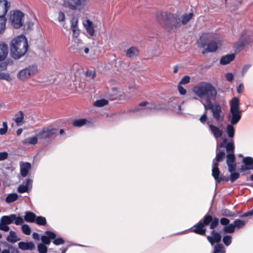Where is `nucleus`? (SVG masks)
<instances>
[{
    "label": "nucleus",
    "mask_w": 253,
    "mask_h": 253,
    "mask_svg": "<svg viewBox=\"0 0 253 253\" xmlns=\"http://www.w3.org/2000/svg\"><path fill=\"white\" fill-rule=\"evenodd\" d=\"M251 67V64H246L243 66L241 71V75L242 77H244L247 73L250 67Z\"/></svg>",
    "instance_id": "4d7b16f0"
},
{
    "label": "nucleus",
    "mask_w": 253,
    "mask_h": 253,
    "mask_svg": "<svg viewBox=\"0 0 253 253\" xmlns=\"http://www.w3.org/2000/svg\"><path fill=\"white\" fill-rule=\"evenodd\" d=\"M1 243L5 247H6L7 248V250H8V251H9L10 253H19V251H18V250L16 248H15V247L10 245V244H9L7 242H2Z\"/></svg>",
    "instance_id": "58836bf2"
},
{
    "label": "nucleus",
    "mask_w": 253,
    "mask_h": 253,
    "mask_svg": "<svg viewBox=\"0 0 253 253\" xmlns=\"http://www.w3.org/2000/svg\"><path fill=\"white\" fill-rule=\"evenodd\" d=\"M83 47L82 42H75L74 45L70 48V51L74 53L82 54Z\"/></svg>",
    "instance_id": "b1692460"
},
{
    "label": "nucleus",
    "mask_w": 253,
    "mask_h": 253,
    "mask_svg": "<svg viewBox=\"0 0 253 253\" xmlns=\"http://www.w3.org/2000/svg\"><path fill=\"white\" fill-rule=\"evenodd\" d=\"M38 137L37 135L29 137L22 141L23 144H30L35 145L38 142Z\"/></svg>",
    "instance_id": "2f4dec72"
},
{
    "label": "nucleus",
    "mask_w": 253,
    "mask_h": 253,
    "mask_svg": "<svg viewBox=\"0 0 253 253\" xmlns=\"http://www.w3.org/2000/svg\"><path fill=\"white\" fill-rule=\"evenodd\" d=\"M232 223L233 224L235 228L241 229L245 226L246 222L240 219H235Z\"/></svg>",
    "instance_id": "e433bc0d"
},
{
    "label": "nucleus",
    "mask_w": 253,
    "mask_h": 253,
    "mask_svg": "<svg viewBox=\"0 0 253 253\" xmlns=\"http://www.w3.org/2000/svg\"><path fill=\"white\" fill-rule=\"evenodd\" d=\"M2 221L7 224L15 223L16 225H22L24 223V220L21 216H17L15 214H11L9 215H3L1 217Z\"/></svg>",
    "instance_id": "f8f14e48"
},
{
    "label": "nucleus",
    "mask_w": 253,
    "mask_h": 253,
    "mask_svg": "<svg viewBox=\"0 0 253 253\" xmlns=\"http://www.w3.org/2000/svg\"><path fill=\"white\" fill-rule=\"evenodd\" d=\"M209 130L213 137L218 141V139L221 137L223 134L222 129L219 127L213 124L208 123Z\"/></svg>",
    "instance_id": "2eb2a0df"
},
{
    "label": "nucleus",
    "mask_w": 253,
    "mask_h": 253,
    "mask_svg": "<svg viewBox=\"0 0 253 253\" xmlns=\"http://www.w3.org/2000/svg\"><path fill=\"white\" fill-rule=\"evenodd\" d=\"M8 53V47L4 42H0V61H4Z\"/></svg>",
    "instance_id": "aec40b11"
},
{
    "label": "nucleus",
    "mask_w": 253,
    "mask_h": 253,
    "mask_svg": "<svg viewBox=\"0 0 253 253\" xmlns=\"http://www.w3.org/2000/svg\"><path fill=\"white\" fill-rule=\"evenodd\" d=\"M214 251L216 253H225V250L224 247L220 244H216L214 246Z\"/></svg>",
    "instance_id": "49530a36"
},
{
    "label": "nucleus",
    "mask_w": 253,
    "mask_h": 253,
    "mask_svg": "<svg viewBox=\"0 0 253 253\" xmlns=\"http://www.w3.org/2000/svg\"><path fill=\"white\" fill-rule=\"evenodd\" d=\"M210 35L209 33H203L201 36L198 42V46L203 48H205L206 47H207L210 52H215L218 48L217 42L213 40L209 42L208 44L207 43V41L208 40Z\"/></svg>",
    "instance_id": "6e6552de"
},
{
    "label": "nucleus",
    "mask_w": 253,
    "mask_h": 253,
    "mask_svg": "<svg viewBox=\"0 0 253 253\" xmlns=\"http://www.w3.org/2000/svg\"><path fill=\"white\" fill-rule=\"evenodd\" d=\"M235 156L234 153H228L226 155V164H232L235 163Z\"/></svg>",
    "instance_id": "a19ab883"
},
{
    "label": "nucleus",
    "mask_w": 253,
    "mask_h": 253,
    "mask_svg": "<svg viewBox=\"0 0 253 253\" xmlns=\"http://www.w3.org/2000/svg\"><path fill=\"white\" fill-rule=\"evenodd\" d=\"M211 219V215L206 214L202 219L192 227L191 231L200 235H205L206 232L205 226L210 224Z\"/></svg>",
    "instance_id": "423d86ee"
},
{
    "label": "nucleus",
    "mask_w": 253,
    "mask_h": 253,
    "mask_svg": "<svg viewBox=\"0 0 253 253\" xmlns=\"http://www.w3.org/2000/svg\"><path fill=\"white\" fill-rule=\"evenodd\" d=\"M45 234V235L41 236L42 244L49 245L51 242L50 240L54 239L56 237V235L54 232L49 230L46 231Z\"/></svg>",
    "instance_id": "f3484780"
},
{
    "label": "nucleus",
    "mask_w": 253,
    "mask_h": 253,
    "mask_svg": "<svg viewBox=\"0 0 253 253\" xmlns=\"http://www.w3.org/2000/svg\"><path fill=\"white\" fill-rule=\"evenodd\" d=\"M230 220L229 219L225 218V217H222L220 220V223L221 225L227 226L229 224Z\"/></svg>",
    "instance_id": "e2e57ef3"
},
{
    "label": "nucleus",
    "mask_w": 253,
    "mask_h": 253,
    "mask_svg": "<svg viewBox=\"0 0 253 253\" xmlns=\"http://www.w3.org/2000/svg\"><path fill=\"white\" fill-rule=\"evenodd\" d=\"M226 150L228 153H234V145L233 141L228 142L225 145Z\"/></svg>",
    "instance_id": "a18cd8bd"
},
{
    "label": "nucleus",
    "mask_w": 253,
    "mask_h": 253,
    "mask_svg": "<svg viewBox=\"0 0 253 253\" xmlns=\"http://www.w3.org/2000/svg\"><path fill=\"white\" fill-rule=\"evenodd\" d=\"M28 190H29V189L26 186L21 184L18 186V189H17V191L19 193H23L27 192L28 191Z\"/></svg>",
    "instance_id": "6e6d98bb"
},
{
    "label": "nucleus",
    "mask_w": 253,
    "mask_h": 253,
    "mask_svg": "<svg viewBox=\"0 0 253 253\" xmlns=\"http://www.w3.org/2000/svg\"><path fill=\"white\" fill-rule=\"evenodd\" d=\"M243 162L245 164L244 169H252L253 166V158L251 157H246L243 160Z\"/></svg>",
    "instance_id": "a878e982"
},
{
    "label": "nucleus",
    "mask_w": 253,
    "mask_h": 253,
    "mask_svg": "<svg viewBox=\"0 0 253 253\" xmlns=\"http://www.w3.org/2000/svg\"><path fill=\"white\" fill-rule=\"evenodd\" d=\"M71 30L73 32V37L74 38H77L80 34V30L78 28L73 27L71 28Z\"/></svg>",
    "instance_id": "052dcab7"
},
{
    "label": "nucleus",
    "mask_w": 253,
    "mask_h": 253,
    "mask_svg": "<svg viewBox=\"0 0 253 253\" xmlns=\"http://www.w3.org/2000/svg\"><path fill=\"white\" fill-rule=\"evenodd\" d=\"M221 214L223 216L226 217H237L238 216L237 212H233L227 209H222L221 210Z\"/></svg>",
    "instance_id": "c756f323"
},
{
    "label": "nucleus",
    "mask_w": 253,
    "mask_h": 253,
    "mask_svg": "<svg viewBox=\"0 0 253 253\" xmlns=\"http://www.w3.org/2000/svg\"><path fill=\"white\" fill-rule=\"evenodd\" d=\"M87 122V120L85 119H80L75 120L72 122V125L75 127H82L85 125Z\"/></svg>",
    "instance_id": "473e14b6"
},
{
    "label": "nucleus",
    "mask_w": 253,
    "mask_h": 253,
    "mask_svg": "<svg viewBox=\"0 0 253 253\" xmlns=\"http://www.w3.org/2000/svg\"><path fill=\"white\" fill-rule=\"evenodd\" d=\"M85 74L86 76L91 77L92 79H94L96 75L95 71L94 70H87L86 71Z\"/></svg>",
    "instance_id": "13d9d810"
},
{
    "label": "nucleus",
    "mask_w": 253,
    "mask_h": 253,
    "mask_svg": "<svg viewBox=\"0 0 253 253\" xmlns=\"http://www.w3.org/2000/svg\"><path fill=\"white\" fill-rule=\"evenodd\" d=\"M227 142V139L224 138L219 144L217 143V149L218 147L219 148H224L225 147V145Z\"/></svg>",
    "instance_id": "0e129e2a"
},
{
    "label": "nucleus",
    "mask_w": 253,
    "mask_h": 253,
    "mask_svg": "<svg viewBox=\"0 0 253 253\" xmlns=\"http://www.w3.org/2000/svg\"><path fill=\"white\" fill-rule=\"evenodd\" d=\"M228 166V170L230 173L235 172L236 169V165L234 163L227 164Z\"/></svg>",
    "instance_id": "bf43d9fd"
},
{
    "label": "nucleus",
    "mask_w": 253,
    "mask_h": 253,
    "mask_svg": "<svg viewBox=\"0 0 253 253\" xmlns=\"http://www.w3.org/2000/svg\"><path fill=\"white\" fill-rule=\"evenodd\" d=\"M225 78L227 81L231 82L233 80L234 75L232 73H227L225 74Z\"/></svg>",
    "instance_id": "69168bd1"
},
{
    "label": "nucleus",
    "mask_w": 253,
    "mask_h": 253,
    "mask_svg": "<svg viewBox=\"0 0 253 253\" xmlns=\"http://www.w3.org/2000/svg\"><path fill=\"white\" fill-rule=\"evenodd\" d=\"M36 215L33 212L30 211H26L25 212L24 216V221H25L27 222L34 223L35 222Z\"/></svg>",
    "instance_id": "5701e85b"
},
{
    "label": "nucleus",
    "mask_w": 253,
    "mask_h": 253,
    "mask_svg": "<svg viewBox=\"0 0 253 253\" xmlns=\"http://www.w3.org/2000/svg\"><path fill=\"white\" fill-rule=\"evenodd\" d=\"M235 56L234 53H231L223 56L221 57L220 60V63L221 65H224L228 64L235 59Z\"/></svg>",
    "instance_id": "393cba45"
},
{
    "label": "nucleus",
    "mask_w": 253,
    "mask_h": 253,
    "mask_svg": "<svg viewBox=\"0 0 253 253\" xmlns=\"http://www.w3.org/2000/svg\"><path fill=\"white\" fill-rule=\"evenodd\" d=\"M249 216H253V209L244 213V214L240 215L239 216L240 218H243Z\"/></svg>",
    "instance_id": "680f3d73"
},
{
    "label": "nucleus",
    "mask_w": 253,
    "mask_h": 253,
    "mask_svg": "<svg viewBox=\"0 0 253 253\" xmlns=\"http://www.w3.org/2000/svg\"><path fill=\"white\" fill-rule=\"evenodd\" d=\"M20 173L22 177H25L27 176L29 170L31 168V165L29 162H25L20 164Z\"/></svg>",
    "instance_id": "4be33fe9"
},
{
    "label": "nucleus",
    "mask_w": 253,
    "mask_h": 253,
    "mask_svg": "<svg viewBox=\"0 0 253 253\" xmlns=\"http://www.w3.org/2000/svg\"><path fill=\"white\" fill-rule=\"evenodd\" d=\"M35 222L40 226H45L47 224L45 217L42 216H36Z\"/></svg>",
    "instance_id": "c9c22d12"
},
{
    "label": "nucleus",
    "mask_w": 253,
    "mask_h": 253,
    "mask_svg": "<svg viewBox=\"0 0 253 253\" xmlns=\"http://www.w3.org/2000/svg\"><path fill=\"white\" fill-rule=\"evenodd\" d=\"M24 14L20 10L13 11L10 15L9 21L11 25L15 29H19L24 24Z\"/></svg>",
    "instance_id": "1a4fd4ad"
},
{
    "label": "nucleus",
    "mask_w": 253,
    "mask_h": 253,
    "mask_svg": "<svg viewBox=\"0 0 253 253\" xmlns=\"http://www.w3.org/2000/svg\"><path fill=\"white\" fill-rule=\"evenodd\" d=\"M20 240V239L17 236L16 232L13 230L10 231L9 235L6 237V240L12 243H16Z\"/></svg>",
    "instance_id": "cd10ccee"
},
{
    "label": "nucleus",
    "mask_w": 253,
    "mask_h": 253,
    "mask_svg": "<svg viewBox=\"0 0 253 253\" xmlns=\"http://www.w3.org/2000/svg\"><path fill=\"white\" fill-rule=\"evenodd\" d=\"M211 236H208L207 238L211 245L215 243H218L220 242L221 237L219 233L213 230L211 232Z\"/></svg>",
    "instance_id": "a211bd4d"
},
{
    "label": "nucleus",
    "mask_w": 253,
    "mask_h": 253,
    "mask_svg": "<svg viewBox=\"0 0 253 253\" xmlns=\"http://www.w3.org/2000/svg\"><path fill=\"white\" fill-rule=\"evenodd\" d=\"M235 227L233 225V224L230 223L224 227L223 230L225 233H232L235 231Z\"/></svg>",
    "instance_id": "79ce46f5"
},
{
    "label": "nucleus",
    "mask_w": 253,
    "mask_h": 253,
    "mask_svg": "<svg viewBox=\"0 0 253 253\" xmlns=\"http://www.w3.org/2000/svg\"><path fill=\"white\" fill-rule=\"evenodd\" d=\"M193 15V13L183 15L180 18L182 25H186L192 19Z\"/></svg>",
    "instance_id": "7c9ffc66"
},
{
    "label": "nucleus",
    "mask_w": 253,
    "mask_h": 253,
    "mask_svg": "<svg viewBox=\"0 0 253 253\" xmlns=\"http://www.w3.org/2000/svg\"><path fill=\"white\" fill-rule=\"evenodd\" d=\"M230 111L228 115V121L232 125H236L241 120L242 114L240 110V100L233 98L230 101Z\"/></svg>",
    "instance_id": "20e7f679"
},
{
    "label": "nucleus",
    "mask_w": 253,
    "mask_h": 253,
    "mask_svg": "<svg viewBox=\"0 0 253 253\" xmlns=\"http://www.w3.org/2000/svg\"><path fill=\"white\" fill-rule=\"evenodd\" d=\"M177 88H178V90L179 93L181 95H185L186 94V89L183 87H182L181 85V84H179L178 86H177Z\"/></svg>",
    "instance_id": "338daca9"
},
{
    "label": "nucleus",
    "mask_w": 253,
    "mask_h": 253,
    "mask_svg": "<svg viewBox=\"0 0 253 253\" xmlns=\"http://www.w3.org/2000/svg\"><path fill=\"white\" fill-rule=\"evenodd\" d=\"M57 129L51 126L44 127L42 129H38L36 131L37 137L40 139H45L54 135L57 132Z\"/></svg>",
    "instance_id": "9b49d317"
},
{
    "label": "nucleus",
    "mask_w": 253,
    "mask_h": 253,
    "mask_svg": "<svg viewBox=\"0 0 253 253\" xmlns=\"http://www.w3.org/2000/svg\"><path fill=\"white\" fill-rule=\"evenodd\" d=\"M37 249L39 253H47V247L46 245L40 243L37 245Z\"/></svg>",
    "instance_id": "c03bdc74"
},
{
    "label": "nucleus",
    "mask_w": 253,
    "mask_h": 253,
    "mask_svg": "<svg viewBox=\"0 0 253 253\" xmlns=\"http://www.w3.org/2000/svg\"><path fill=\"white\" fill-rule=\"evenodd\" d=\"M38 72L36 65H31L21 70L17 74V78L21 81H25L35 75Z\"/></svg>",
    "instance_id": "9d476101"
},
{
    "label": "nucleus",
    "mask_w": 253,
    "mask_h": 253,
    "mask_svg": "<svg viewBox=\"0 0 253 253\" xmlns=\"http://www.w3.org/2000/svg\"><path fill=\"white\" fill-rule=\"evenodd\" d=\"M148 104V102L147 101L141 102L134 109L133 112L136 115L142 116L150 114L152 110H160L162 108L160 105H157L154 104L145 107Z\"/></svg>",
    "instance_id": "39448f33"
},
{
    "label": "nucleus",
    "mask_w": 253,
    "mask_h": 253,
    "mask_svg": "<svg viewBox=\"0 0 253 253\" xmlns=\"http://www.w3.org/2000/svg\"><path fill=\"white\" fill-rule=\"evenodd\" d=\"M234 125L228 124L226 126V132L229 138H233L235 134V129L233 126Z\"/></svg>",
    "instance_id": "f704fd0d"
},
{
    "label": "nucleus",
    "mask_w": 253,
    "mask_h": 253,
    "mask_svg": "<svg viewBox=\"0 0 253 253\" xmlns=\"http://www.w3.org/2000/svg\"><path fill=\"white\" fill-rule=\"evenodd\" d=\"M139 51L137 48L131 47L126 52V56L129 58H133L138 55Z\"/></svg>",
    "instance_id": "bb28decb"
},
{
    "label": "nucleus",
    "mask_w": 253,
    "mask_h": 253,
    "mask_svg": "<svg viewBox=\"0 0 253 253\" xmlns=\"http://www.w3.org/2000/svg\"><path fill=\"white\" fill-rule=\"evenodd\" d=\"M222 241L226 246H228L232 242V237L230 235H225L223 237Z\"/></svg>",
    "instance_id": "8fccbe9b"
},
{
    "label": "nucleus",
    "mask_w": 253,
    "mask_h": 253,
    "mask_svg": "<svg viewBox=\"0 0 253 253\" xmlns=\"http://www.w3.org/2000/svg\"><path fill=\"white\" fill-rule=\"evenodd\" d=\"M219 174L220 171L218 168V164L213 162L212 165V176L216 182L217 183H220L222 181H228L229 180L228 177H225L223 175H219Z\"/></svg>",
    "instance_id": "ddd939ff"
},
{
    "label": "nucleus",
    "mask_w": 253,
    "mask_h": 253,
    "mask_svg": "<svg viewBox=\"0 0 253 253\" xmlns=\"http://www.w3.org/2000/svg\"><path fill=\"white\" fill-rule=\"evenodd\" d=\"M240 176V174L238 172H233L231 173L230 180L232 183L236 180Z\"/></svg>",
    "instance_id": "3c124183"
},
{
    "label": "nucleus",
    "mask_w": 253,
    "mask_h": 253,
    "mask_svg": "<svg viewBox=\"0 0 253 253\" xmlns=\"http://www.w3.org/2000/svg\"><path fill=\"white\" fill-rule=\"evenodd\" d=\"M210 228L211 229H214L219 223V219L217 217L212 218L211 216V219L210 222Z\"/></svg>",
    "instance_id": "de8ad7c7"
},
{
    "label": "nucleus",
    "mask_w": 253,
    "mask_h": 253,
    "mask_svg": "<svg viewBox=\"0 0 253 253\" xmlns=\"http://www.w3.org/2000/svg\"><path fill=\"white\" fill-rule=\"evenodd\" d=\"M21 230L23 233L26 235H29L31 234V229L27 224H24L22 225Z\"/></svg>",
    "instance_id": "37998d69"
},
{
    "label": "nucleus",
    "mask_w": 253,
    "mask_h": 253,
    "mask_svg": "<svg viewBox=\"0 0 253 253\" xmlns=\"http://www.w3.org/2000/svg\"><path fill=\"white\" fill-rule=\"evenodd\" d=\"M53 240H54L53 241V243L55 245H56V246H58V245H62V244H64V243H65L64 240L62 238H61V237H59V238H55Z\"/></svg>",
    "instance_id": "5fc2aeb1"
},
{
    "label": "nucleus",
    "mask_w": 253,
    "mask_h": 253,
    "mask_svg": "<svg viewBox=\"0 0 253 253\" xmlns=\"http://www.w3.org/2000/svg\"><path fill=\"white\" fill-rule=\"evenodd\" d=\"M190 78L189 76H184L179 83V84H186L190 82Z\"/></svg>",
    "instance_id": "603ef678"
},
{
    "label": "nucleus",
    "mask_w": 253,
    "mask_h": 253,
    "mask_svg": "<svg viewBox=\"0 0 253 253\" xmlns=\"http://www.w3.org/2000/svg\"><path fill=\"white\" fill-rule=\"evenodd\" d=\"M0 80H4L7 81L11 80L10 76L9 74L0 72Z\"/></svg>",
    "instance_id": "864d4df0"
},
{
    "label": "nucleus",
    "mask_w": 253,
    "mask_h": 253,
    "mask_svg": "<svg viewBox=\"0 0 253 253\" xmlns=\"http://www.w3.org/2000/svg\"><path fill=\"white\" fill-rule=\"evenodd\" d=\"M157 20L160 23L163 24L169 31L176 32L182 26L180 17L177 14L169 12L161 13L157 16Z\"/></svg>",
    "instance_id": "7ed1b4c3"
},
{
    "label": "nucleus",
    "mask_w": 253,
    "mask_h": 253,
    "mask_svg": "<svg viewBox=\"0 0 253 253\" xmlns=\"http://www.w3.org/2000/svg\"><path fill=\"white\" fill-rule=\"evenodd\" d=\"M18 198V195L15 193H10L8 194L5 198V202L7 203H11L16 201Z\"/></svg>",
    "instance_id": "72a5a7b5"
},
{
    "label": "nucleus",
    "mask_w": 253,
    "mask_h": 253,
    "mask_svg": "<svg viewBox=\"0 0 253 253\" xmlns=\"http://www.w3.org/2000/svg\"><path fill=\"white\" fill-rule=\"evenodd\" d=\"M10 227L8 224L2 221L1 219H0V230L4 232H7L9 230Z\"/></svg>",
    "instance_id": "09e8293b"
},
{
    "label": "nucleus",
    "mask_w": 253,
    "mask_h": 253,
    "mask_svg": "<svg viewBox=\"0 0 253 253\" xmlns=\"http://www.w3.org/2000/svg\"><path fill=\"white\" fill-rule=\"evenodd\" d=\"M10 55L15 59L23 56L28 48V43L24 35H20L13 39L10 43Z\"/></svg>",
    "instance_id": "f03ea898"
},
{
    "label": "nucleus",
    "mask_w": 253,
    "mask_h": 253,
    "mask_svg": "<svg viewBox=\"0 0 253 253\" xmlns=\"http://www.w3.org/2000/svg\"><path fill=\"white\" fill-rule=\"evenodd\" d=\"M24 118V114L22 111H19L15 115V118L14 119L17 126H20Z\"/></svg>",
    "instance_id": "4c0bfd02"
},
{
    "label": "nucleus",
    "mask_w": 253,
    "mask_h": 253,
    "mask_svg": "<svg viewBox=\"0 0 253 253\" xmlns=\"http://www.w3.org/2000/svg\"><path fill=\"white\" fill-rule=\"evenodd\" d=\"M225 156V153L224 150H219L218 152L216 153L215 158L213 160L212 163L214 162L218 164L219 162H222L223 161Z\"/></svg>",
    "instance_id": "c85d7f7f"
},
{
    "label": "nucleus",
    "mask_w": 253,
    "mask_h": 253,
    "mask_svg": "<svg viewBox=\"0 0 253 253\" xmlns=\"http://www.w3.org/2000/svg\"><path fill=\"white\" fill-rule=\"evenodd\" d=\"M87 33L90 36L94 35V29L93 23L89 19H86L83 22Z\"/></svg>",
    "instance_id": "6ab92c4d"
},
{
    "label": "nucleus",
    "mask_w": 253,
    "mask_h": 253,
    "mask_svg": "<svg viewBox=\"0 0 253 253\" xmlns=\"http://www.w3.org/2000/svg\"><path fill=\"white\" fill-rule=\"evenodd\" d=\"M10 7V3L7 0H0V34L5 29V15Z\"/></svg>",
    "instance_id": "0eeeda50"
},
{
    "label": "nucleus",
    "mask_w": 253,
    "mask_h": 253,
    "mask_svg": "<svg viewBox=\"0 0 253 253\" xmlns=\"http://www.w3.org/2000/svg\"><path fill=\"white\" fill-rule=\"evenodd\" d=\"M208 119L207 114L205 112L200 118V121L202 124H204Z\"/></svg>",
    "instance_id": "774afa93"
},
{
    "label": "nucleus",
    "mask_w": 253,
    "mask_h": 253,
    "mask_svg": "<svg viewBox=\"0 0 253 253\" xmlns=\"http://www.w3.org/2000/svg\"><path fill=\"white\" fill-rule=\"evenodd\" d=\"M86 0H67L64 2V6L69 9L75 10L84 6Z\"/></svg>",
    "instance_id": "4468645a"
},
{
    "label": "nucleus",
    "mask_w": 253,
    "mask_h": 253,
    "mask_svg": "<svg viewBox=\"0 0 253 253\" xmlns=\"http://www.w3.org/2000/svg\"><path fill=\"white\" fill-rule=\"evenodd\" d=\"M192 91L198 97L204 98L205 102H202L206 111L211 110L212 117L216 121H221L223 120L224 115L221 110L220 104L216 102L213 103L211 99H215L217 97V90L215 87L211 84L202 82L199 84L193 87Z\"/></svg>",
    "instance_id": "f257e3e1"
},
{
    "label": "nucleus",
    "mask_w": 253,
    "mask_h": 253,
    "mask_svg": "<svg viewBox=\"0 0 253 253\" xmlns=\"http://www.w3.org/2000/svg\"><path fill=\"white\" fill-rule=\"evenodd\" d=\"M18 247L22 250L32 251L35 249V244L32 242H20L18 243Z\"/></svg>",
    "instance_id": "412c9836"
},
{
    "label": "nucleus",
    "mask_w": 253,
    "mask_h": 253,
    "mask_svg": "<svg viewBox=\"0 0 253 253\" xmlns=\"http://www.w3.org/2000/svg\"><path fill=\"white\" fill-rule=\"evenodd\" d=\"M108 103V101L105 99H101L96 100L93 103L94 106L98 107H101Z\"/></svg>",
    "instance_id": "ea45409f"
},
{
    "label": "nucleus",
    "mask_w": 253,
    "mask_h": 253,
    "mask_svg": "<svg viewBox=\"0 0 253 253\" xmlns=\"http://www.w3.org/2000/svg\"><path fill=\"white\" fill-rule=\"evenodd\" d=\"M249 43L248 37L242 35L240 38L234 43V48L236 51H240L243 47Z\"/></svg>",
    "instance_id": "dca6fc26"
}]
</instances>
